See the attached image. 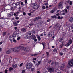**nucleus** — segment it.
<instances>
[{"label": "nucleus", "instance_id": "nucleus-46", "mask_svg": "<svg viewBox=\"0 0 73 73\" xmlns=\"http://www.w3.org/2000/svg\"><path fill=\"white\" fill-rule=\"evenodd\" d=\"M33 60H36V58H33Z\"/></svg>", "mask_w": 73, "mask_h": 73}, {"label": "nucleus", "instance_id": "nucleus-52", "mask_svg": "<svg viewBox=\"0 0 73 73\" xmlns=\"http://www.w3.org/2000/svg\"><path fill=\"white\" fill-rule=\"evenodd\" d=\"M51 13H53V12H54V11H53V10H51Z\"/></svg>", "mask_w": 73, "mask_h": 73}, {"label": "nucleus", "instance_id": "nucleus-56", "mask_svg": "<svg viewBox=\"0 0 73 73\" xmlns=\"http://www.w3.org/2000/svg\"><path fill=\"white\" fill-rule=\"evenodd\" d=\"M66 8H67V9H69V6H67L66 7Z\"/></svg>", "mask_w": 73, "mask_h": 73}, {"label": "nucleus", "instance_id": "nucleus-16", "mask_svg": "<svg viewBox=\"0 0 73 73\" xmlns=\"http://www.w3.org/2000/svg\"><path fill=\"white\" fill-rule=\"evenodd\" d=\"M54 31H50L49 33V35L50 36H52L54 35Z\"/></svg>", "mask_w": 73, "mask_h": 73}, {"label": "nucleus", "instance_id": "nucleus-26", "mask_svg": "<svg viewBox=\"0 0 73 73\" xmlns=\"http://www.w3.org/2000/svg\"><path fill=\"white\" fill-rule=\"evenodd\" d=\"M63 40V38H60L59 39V42H61Z\"/></svg>", "mask_w": 73, "mask_h": 73}, {"label": "nucleus", "instance_id": "nucleus-4", "mask_svg": "<svg viewBox=\"0 0 73 73\" xmlns=\"http://www.w3.org/2000/svg\"><path fill=\"white\" fill-rule=\"evenodd\" d=\"M20 47V50H21V48H22L23 50L25 51V52H29L32 50V49H31L29 48H28L26 47H23V46H19Z\"/></svg>", "mask_w": 73, "mask_h": 73}, {"label": "nucleus", "instance_id": "nucleus-9", "mask_svg": "<svg viewBox=\"0 0 73 73\" xmlns=\"http://www.w3.org/2000/svg\"><path fill=\"white\" fill-rule=\"evenodd\" d=\"M72 42H73L72 40H70L68 41V42L66 44V46H69L72 43Z\"/></svg>", "mask_w": 73, "mask_h": 73}, {"label": "nucleus", "instance_id": "nucleus-31", "mask_svg": "<svg viewBox=\"0 0 73 73\" xmlns=\"http://www.w3.org/2000/svg\"><path fill=\"white\" fill-rule=\"evenodd\" d=\"M53 51L54 52H55V53H56V52H57V49H54L53 50Z\"/></svg>", "mask_w": 73, "mask_h": 73}, {"label": "nucleus", "instance_id": "nucleus-55", "mask_svg": "<svg viewBox=\"0 0 73 73\" xmlns=\"http://www.w3.org/2000/svg\"><path fill=\"white\" fill-rule=\"evenodd\" d=\"M31 15H32V14H31V13H29V14H28V15L29 16H31Z\"/></svg>", "mask_w": 73, "mask_h": 73}, {"label": "nucleus", "instance_id": "nucleus-6", "mask_svg": "<svg viewBox=\"0 0 73 73\" xmlns=\"http://www.w3.org/2000/svg\"><path fill=\"white\" fill-rule=\"evenodd\" d=\"M32 67V64L31 63H28L26 64V67L27 69H29Z\"/></svg>", "mask_w": 73, "mask_h": 73}, {"label": "nucleus", "instance_id": "nucleus-21", "mask_svg": "<svg viewBox=\"0 0 73 73\" xmlns=\"http://www.w3.org/2000/svg\"><path fill=\"white\" fill-rule=\"evenodd\" d=\"M63 52H64V53H65V52H67L68 51V49L67 48H65L63 50Z\"/></svg>", "mask_w": 73, "mask_h": 73}, {"label": "nucleus", "instance_id": "nucleus-19", "mask_svg": "<svg viewBox=\"0 0 73 73\" xmlns=\"http://www.w3.org/2000/svg\"><path fill=\"white\" fill-rule=\"evenodd\" d=\"M38 53H36L35 54H31V56H37V55H38Z\"/></svg>", "mask_w": 73, "mask_h": 73}, {"label": "nucleus", "instance_id": "nucleus-58", "mask_svg": "<svg viewBox=\"0 0 73 73\" xmlns=\"http://www.w3.org/2000/svg\"><path fill=\"white\" fill-rule=\"evenodd\" d=\"M60 56H62V55H63V53H61L60 54Z\"/></svg>", "mask_w": 73, "mask_h": 73}, {"label": "nucleus", "instance_id": "nucleus-38", "mask_svg": "<svg viewBox=\"0 0 73 73\" xmlns=\"http://www.w3.org/2000/svg\"><path fill=\"white\" fill-rule=\"evenodd\" d=\"M30 12H31V13H33V12H34V10H31L30 11Z\"/></svg>", "mask_w": 73, "mask_h": 73}, {"label": "nucleus", "instance_id": "nucleus-7", "mask_svg": "<svg viewBox=\"0 0 73 73\" xmlns=\"http://www.w3.org/2000/svg\"><path fill=\"white\" fill-rule=\"evenodd\" d=\"M68 12L67 9H65L64 10L62 11L60 13V15H65V13H67Z\"/></svg>", "mask_w": 73, "mask_h": 73}, {"label": "nucleus", "instance_id": "nucleus-29", "mask_svg": "<svg viewBox=\"0 0 73 73\" xmlns=\"http://www.w3.org/2000/svg\"><path fill=\"white\" fill-rule=\"evenodd\" d=\"M13 70V68L12 67H10L9 68V71H11V70Z\"/></svg>", "mask_w": 73, "mask_h": 73}, {"label": "nucleus", "instance_id": "nucleus-63", "mask_svg": "<svg viewBox=\"0 0 73 73\" xmlns=\"http://www.w3.org/2000/svg\"><path fill=\"white\" fill-rule=\"evenodd\" d=\"M2 44H3V42H0V45Z\"/></svg>", "mask_w": 73, "mask_h": 73}, {"label": "nucleus", "instance_id": "nucleus-34", "mask_svg": "<svg viewBox=\"0 0 73 73\" xmlns=\"http://www.w3.org/2000/svg\"><path fill=\"white\" fill-rule=\"evenodd\" d=\"M56 64V62H52L51 63V65H54Z\"/></svg>", "mask_w": 73, "mask_h": 73}, {"label": "nucleus", "instance_id": "nucleus-64", "mask_svg": "<svg viewBox=\"0 0 73 73\" xmlns=\"http://www.w3.org/2000/svg\"><path fill=\"white\" fill-rule=\"evenodd\" d=\"M43 73H48V72L47 71H45Z\"/></svg>", "mask_w": 73, "mask_h": 73}, {"label": "nucleus", "instance_id": "nucleus-33", "mask_svg": "<svg viewBox=\"0 0 73 73\" xmlns=\"http://www.w3.org/2000/svg\"><path fill=\"white\" fill-rule=\"evenodd\" d=\"M23 63H22L21 64L19 65L20 67H21V66H23Z\"/></svg>", "mask_w": 73, "mask_h": 73}, {"label": "nucleus", "instance_id": "nucleus-39", "mask_svg": "<svg viewBox=\"0 0 73 73\" xmlns=\"http://www.w3.org/2000/svg\"><path fill=\"white\" fill-rule=\"evenodd\" d=\"M69 4H70V5H72V2L70 1V2Z\"/></svg>", "mask_w": 73, "mask_h": 73}, {"label": "nucleus", "instance_id": "nucleus-62", "mask_svg": "<svg viewBox=\"0 0 73 73\" xmlns=\"http://www.w3.org/2000/svg\"><path fill=\"white\" fill-rule=\"evenodd\" d=\"M50 19H48V20H47V22H49L50 21Z\"/></svg>", "mask_w": 73, "mask_h": 73}, {"label": "nucleus", "instance_id": "nucleus-61", "mask_svg": "<svg viewBox=\"0 0 73 73\" xmlns=\"http://www.w3.org/2000/svg\"><path fill=\"white\" fill-rule=\"evenodd\" d=\"M58 19H60V16H58Z\"/></svg>", "mask_w": 73, "mask_h": 73}, {"label": "nucleus", "instance_id": "nucleus-1", "mask_svg": "<svg viewBox=\"0 0 73 73\" xmlns=\"http://www.w3.org/2000/svg\"><path fill=\"white\" fill-rule=\"evenodd\" d=\"M20 51V47H18L14 48H11L6 51V53L7 54H9L11 53H12L13 52H19Z\"/></svg>", "mask_w": 73, "mask_h": 73}, {"label": "nucleus", "instance_id": "nucleus-48", "mask_svg": "<svg viewBox=\"0 0 73 73\" xmlns=\"http://www.w3.org/2000/svg\"><path fill=\"white\" fill-rule=\"evenodd\" d=\"M29 25L30 26H32V25H33V24L32 23H31L30 24H29Z\"/></svg>", "mask_w": 73, "mask_h": 73}, {"label": "nucleus", "instance_id": "nucleus-27", "mask_svg": "<svg viewBox=\"0 0 73 73\" xmlns=\"http://www.w3.org/2000/svg\"><path fill=\"white\" fill-rule=\"evenodd\" d=\"M42 44L43 45V48H44L45 47V43H43Z\"/></svg>", "mask_w": 73, "mask_h": 73}, {"label": "nucleus", "instance_id": "nucleus-53", "mask_svg": "<svg viewBox=\"0 0 73 73\" xmlns=\"http://www.w3.org/2000/svg\"><path fill=\"white\" fill-rule=\"evenodd\" d=\"M17 27H14L15 29V30H16V29H17Z\"/></svg>", "mask_w": 73, "mask_h": 73}, {"label": "nucleus", "instance_id": "nucleus-51", "mask_svg": "<svg viewBox=\"0 0 73 73\" xmlns=\"http://www.w3.org/2000/svg\"><path fill=\"white\" fill-rule=\"evenodd\" d=\"M60 48H62V46H63V45L61 44V45H60Z\"/></svg>", "mask_w": 73, "mask_h": 73}, {"label": "nucleus", "instance_id": "nucleus-36", "mask_svg": "<svg viewBox=\"0 0 73 73\" xmlns=\"http://www.w3.org/2000/svg\"><path fill=\"white\" fill-rule=\"evenodd\" d=\"M42 9H45L46 7H45V6H44L43 7H42Z\"/></svg>", "mask_w": 73, "mask_h": 73}, {"label": "nucleus", "instance_id": "nucleus-24", "mask_svg": "<svg viewBox=\"0 0 73 73\" xmlns=\"http://www.w3.org/2000/svg\"><path fill=\"white\" fill-rule=\"evenodd\" d=\"M6 32H3V34H2L3 36H5V35H6Z\"/></svg>", "mask_w": 73, "mask_h": 73}, {"label": "nucleus", "instance_id": "nucleus-47", "mask_svg": "<svg viewBox=\"0 0 73 73\" xmlns=\"http://www.w3.org/2000/svg\"><path fill=\"white\" fill-rule=\"evenodd\" d=\"M49 64H50V62H51V60H48V62Z\"/></svg>", "mask_w": 73, "mask_h": 73}, {"label": "nucleus", "instance_id": "nucleus-40", "mask_svg": "<svg viewBox=\"0 0 73 73\" xmlns=\"http://www.w3.org/2000/svg\"><path fill=\"white\" fill-rule=\"evenodd\" d=\"M35 70V68H32L31 69V70L32 71V72H33V71H34Z\"/></svg>", "mask_w": 73, "mask_h": 73}, {"label": "nucleus", "instance_id": "nucleus-5", "mask_svg": "<svg viewBox=\"0 0 73 73\" xmlns=\"http://www.w3.org/2000/svg\"><path fill=\"white\" fill-rule=\"evenodd\" d=\"M31 6L35 9H37L39 8V5L36 4V3L33 4Z\"/></svg>", "mask_w": 73, "mask_h": 73}, {"label": "nucleus", "instance_id": "nucleus-30", "mask_svg": "<svg viewBox=\"0 0 73 73\" xmlns=\"http://www.w3.org/2000/svg\"><path fill=\"white\" fill-rule=\"evenodd\" d=\"M17 64H15V65H14L13 66V68H14V69H15V68H17Z\"/></svg>", "mask_w": 73, "mask_h": 73}, {"label": "nucleus", "instance_id": "nucleus-54", "mask_svg": "<svg viewBox=\"0 0 73 73\" xmlns=\"http://www.w3.org/2000/svg\"><path fill=\"white\" fill-rule=\"evenodd\" d=\"M71 28L72 29H73V25H72L71 26Z\"/></svg>", "mask_w": 73, "mask_h": 73}, {"label": "nucleus", "instance_id": "nucleus-42", "mask_svg": "<svg viewBox=\"0 0 73 73\" xmlns=\"http://www.w3.org/2000/svg\"><path fill=\"white\" fill-rule=\"evenodd\" d=\"M46 53L47 55L49 56V52H46Z\"/></svg>", "mask_w": 73, "mask_h": 73}, {"label": "nucleus", "instance_id": "nucleus-12", "mask_svg": "<svg viewBox=\"0 0 73 73\" xmlns=\"http://www.w3.org/2000/svg\"><path fill=\"white\" fill-rule=\"evenodd\" d=\"M63 4V3H62V2H60L58 5V7L59 8H61V7L62 6Z\"/></svg>", "mask_w": 73, "mask_h": 73}, {"label": "nucleus", "instance_id": "nucleus-28", "mask_svg": "<svg viewBox=\"0 0 73 73\" xmlns=\"http://www.w3.org/2000/svg\"><path fill=\"white\" fill-rule=\"evenodd\" d=\"M51 17L52 18H55V19L56 18H57V16L54 15V16H51Z\"/></svg>", "mask_w": 73, "mask_h": 73}, {"label": "nucleus", "instance_id": "nucleus-44", "mask_svg": "<svg viewBox=\"0 0 73 73\" xmlns=\"http://www.w3.org/2000/svg\"><path fill=\"white\" fill-rule=\"evenodd\" d=\"M34 41H35V42H36L37 41V39L36 38H35L34 39Z\"/></svg>", "mask_w": 73, "mask_h": 73}, {"label": "nucleus", "instance_id": "nucleus-25", "mask_svg": "<svg viewBox=\"0 0 73 73\" xmlns=\"http://www.w3.org/2000/svg\"><path fill=\"white\" fill-rule=\"evenodd\" d=\"M37 38L38 41H40L41 40V38L40 37V36H38Z\"/></svg>", "mask_w": 73, "mask_h": 73}, {"label": "nucleus", "instance_id": "nucleus-35", "mask_svg": "<svg viewBox=\"0 0 73 73\" xmlns=\"http://www.w3.org/2000/svg\"><path fill=\"white\" fill-rule=\"evenodd\" d=\"M13 41L14 43H16L17 41H16V40L14 39H13Z\"/></svg>", "mask_w": 73, "mask_h": 73}, {"label": "nucleus", "instance_id": "nucleus-3", "mask_svg": "<svg viewBox=\"0 0 73 73\" xmlns=\"http://www.w3.org/2000/svg\"><path fill=\"white\" fill-rule=\"evenodd\" d=\"M31 34H32V35L35 34V32L34 31H31L28 32L27 33V35H26V37L27 38H30V35H31Z\"/></svg>", "mask_w": 73, "mask_h": 73}, {"label": "nucleus", "instance_id": "nucleus-8", "mask_svg": "<svg viewBox=\"0 0 73 73\" xmlns=\"http://www.w3.org/2000/svg\"><path fill=\"white\" fill-rule=\"evenodd\" d=\"M68 64L70 66H73V59H71L70 61L68 62Z\"/></svg>", "mask_w": 73, "mask_h": 73}, {"label": "nucleus", "instance_id": "nucleus-20", "mask_svg": "<svg viewBox=\"0 0 73 73\" xmlns=\"http://www.w3.org/2000/svg\"><path fill=\"white\" fill-rule=\"evenodd\" d=\"M14 60L15 62H17L19 61V58H17L15 59H14Z\"/></svg>", "mask_w": 73, "mask_h": 73}, {"label": "nucleus", "instance_id": "nucleus-45", "mask_svg": "<svg viewBox=\"0 0 73 73\" xmlns=\"http://www.w3.org/2000/svg\"><path fill=\"white\" fill-rule=\"evenodd\" d=\"M5 58H7V59L8 58V56H5Z\"/></svg>", "mask_w": 73, "mask_h": 73}, {"label": "nucleus", "instance_id": "nucleus-2", "mask_svg": "<svg viewBox=\"0 0 73 73\" xmlns=\"http://www.w3.org/2000/svg\"><path fill=\"white\" fill-rule=\"evenodd\" d=\"M16 32H15L13 35H11L9 37V39L12 41L14 39H15L16 36Z\"/></svg>", "mask_w": 73, "mask_h": 73}, {"label": "nucleus", "instance_id": "nucleus-23", "mask_svg": "<svg viewBox=\"0 0 73 73\" xmlns=\"http://www.w3.org/2000/svg\"><path fill=\"white\" fill-rule=\"evenodd\" d=\"M17 25V23L16 22H14L13 23V25H14V26H16Z\"/></svg>", "mask_w": 73, "mask_h": 73}, {"label": "nucleus", "instance_id": "nucleus-60", "mask_svg": "<svg viewBox=\"0 0 73 73\" xmlns=\"http://www.w3.org/2000/svg\"><path fill=\"white\" fill-rule=\"evenodd\" d=\"M59 15H60V14L59 13H58L56 15V16H59Z\"/></svg>", "mask_w": 73, "mask_h": 73}, {"label": "nucleus", "instance_id": "nucleus-59", "mask_svg": "<svg viewBox=\"0 0 73 73\" xmlns=\"http://www.w3.org/2000/svg\"><path fill=\"white\" fill-rule=\"evenodd\" d=\"M48 5V3H44V5Z\"/></svg>", "mask_w": 73, "mask_h": 73}, {"label": "nucleus", "instance_id": "nucleus-22", "mask_svg": "<svg viewBox=\"0 0 73 73\" xmlns=\"http://www.w3.org/2000/svg\"><path fill=\"white\" fill-rule=\"evenodd\" d=\"M38 63L36 64V65L37 66H38V65H39L40 64H41V61H38Z\"/></svg>", "mask_w": 73, "mask_h": 73}, {"label": "nucleus", "instance_id": "nucleus-41", "mask_svg": "<svg viewBox=\"0 0 73 73\" xmlns=\"http://www.w3.org/2000/svg\"><path fill=\"white\" fill-rule=\"evenodd\" d=\"M19 17H15V19H16V20H19Z\"/></svg>", "mask_w": 73, "mask_h": 73}, {"label": "nucleus", "instance_id": "nucleus-37", "mask_svg": "<svg viewBox=\"0 0 73 73\" xmlns=\"http://www.w3.org/2000/svg\"><path fill=\"white\" fill-rule=\"evenodd\" d=\"M21 38L20 37H18L17 38V40H20Z\"/></svg>", "mask_w": 73, "mask_h": 73}, {"label": "nucleus", "instance_id": "nucleus-18", "mask_svg": "<svg viewBox=\"0 0 73 73\" xmlns=\"http://www.w3.org/2000/svg\"><path fill=\"white\" fill-rule=\"evenodd\" d=\"M38 19H41V17H36L34 19V21H36V20H37Z\"/></svg>", "mask_w": 73, "mask_h": 73}, {"label": "nucleus", "instance_id": "nucleus-32", "mask_svg": "<svg viewBox=\"0 0 73 73\" xmlns=\"http://www.w3.org/2000/svg\"><path fill=\"white\" fill-rule=\"evenodd\" d=\"M22 73H25V70H22Z\"/></svg>", "mask_w": 73, "mask_h": 73}, {"label": "nucleus", "instance_id": "nucleus-57", "mask_svg": "<svg viewBox=\"0 0 73 73\" xmlns=\"http://www.w3.org/2000/svg\"><path fill=\"white\" fill-rule=\"evenodd\" d=\"M2 51V48H0V52H1Z\"/></svg>", "mask_w": 73, "mask_h": 73}, {"label": "nucleus", "instance_id": "nucleus-10", "mask_svg": "<svg viewBox=\"0 0 73 73\" xmlns=\"http://www.w3.org/2000/svg\"><path fill=\"white\" fill-rule=\"evenodd\" d=\"M13 13L12 12H10V13H7V17L9 18V17H11L13 15Z\"/></svg>", "mask_w": 73, "mask_h": 73}, {"label": "nucleus", "instance_id": "nucleus-50", "mask_svg": "<svg viewBox=\"0 0 73 73\" xmlns=\"http://www.w3.org/2000/svg\"><path fill=\"white\" fill-rule=\"evenodd\" d=\"M24 4V3H23V2H21V5H23V4Z\"/></svg>", "mask_w": 73, "mask_h": 73}, {"label": "nucleus", "instance_id": "nucleus-49", "mask_svg": "<svg viewBox=\"0 0 73 73\" xmlns=\"http://www.w3.org/2000/svg\"><path fill=\"white\" fill-rule=\"evenodd\" d=\"M23 15H26V13L25 12H23Z\"/></svg>", "mask_w": 73, "mask_h": 73}, {"label": "nucleus", "instance_id": "nucleus-15", "mask_svg": "<svg viewBox=\"0 0 73 73\" xmlns=\"http://www.w3.org/2000/svg\"><path fill=\"white\" fill-rule=\"evenodd\" d=\"M21 31L22 32H25L27 31V30L26 28H24L21 29Z\"/></svg>", "mask_w": 73, "mask_h": 73}, {"label": "nucleus", "instance_id": "nucleus-11", "mask_svg": "<svg viewBox=\"0 0 73 73\" xmlns=\"http://www.w3.org/2000/svg\"><path fill=\"white\" fill-rule=\"evenodd\" d=\"M36 37L35 36V35H32L30 36V38L31 39H33V40H34L35 38H36Z\"/></svg>", "mask_w": 73, "mask_h": 73}, {"label": "nucleus", "instance_id": "nucleus-14", "mask_svg": "<svg viewBox=\"0 0 73 73\" xmlns=\"http://www.w3.org/2000/svg\"><path fill=\"white\" fill-rule=\"evenodd\" d=\"M69 21L71 23H73V17H70L69 19Z\"/></svg>", "mask_w": 73, "mask_h": 73}, {"label": "nucleus", "instance_id": "nucleus-43", "mask_svg": "<svg viewBox=\"0 0 73 73\" xmlns=\"http://www.w3.org/2000/svg\"><path fill=\"white\" fill-rule=\"evenodd\" d=\"M25 4H27V0H25Z\"/></svg>", "mask_w": 73, "mask_h": 73}, {"label": "nucleus", "instance_id": "nucleus-13", "mask_svg": "<svg viewBox=\"0 0 73 73\" xmlns=\"http://www.w3.org/2000/svg\"><path fill=\"white\" fill-rule=\"evenodd\" d=\"M48 72H53L54 71V68H50L48 69Z\"/></svg>", "mask_w": 73, "mask_h": 73}, {"label": "nucleus", "instance_id": "nucleus-17", "mask_svg": "<svg viewBox=\"0 0 73 73\" xmlns=\"http://www.w3.org/2000/svg\"><path fill=\"white\" fill-rule=\"evenodd\" d=\"M19 4H20V2H18L17 3L13 4V7H15V6H14V5H15V6H17V5H19Z\"/></svg>", "mask_w": 73, "mask_h": 73}]
</instances>
